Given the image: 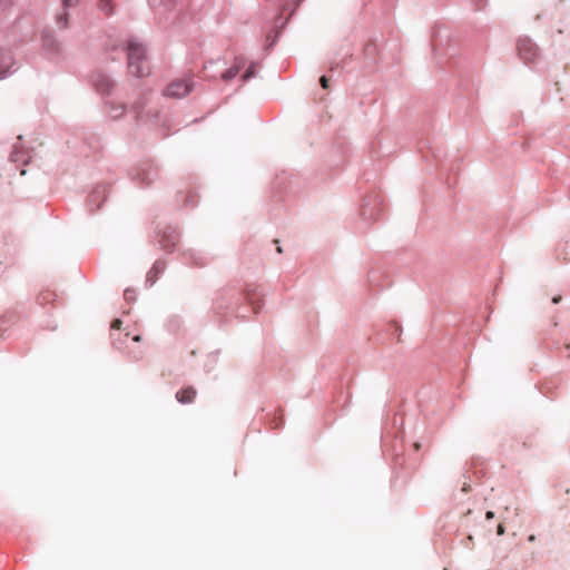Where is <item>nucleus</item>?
Returning <instances> with one entry per match:
<instances>
[{
	"instance_id": "f257e3e1",
	"label": "nucleus",
	"mask_w": 570,
	"mask_h": 570,
	"mask_svg": "<svg viewBox=\"0 0 570 570\" xmlns=\"http://www.w3.org/2000/svg\"><path fill=\"white\" fill-rule=\"evenodd\" d=\"M128 72L134 77H145L149 75L150 68L146 59L144 46L137 41L128 43Z\"/></svg>"
},
{
	"instance_id": "f03ea898",
	"label": "nucleus",
	"mask_w": 570,
	"mask_h": 570,
	"mask_svg": "<svg viewBox=\"0 0 570 570\" xmlns=\"http://www.w3.org/2000/svg\"><path fill=\"white\" fill-rule=\"evenodd\" d=\"M517 50L519 58L525 63L535 62L539 57L538 46L528 37H521L517 41Z\"/></svg>"
},
{
	"instance_id": "7ed1b4c3",
	"label": "nucleus",
	"mask_w": 570,
	"mask_h": 570,
	"mask_svg": "<svg viewBox=\"0 0 570 570\" xmlns=\"http://www.w3.org/2000/svg\"><path fill=\"white\" fill-rule=\"evenodd\" d=\"M191 88L193 82L190 79H176L168 85L165 95L173 98H183Z\"/></svg>"
},
{
	"instance_id": "20e7f679",
	"label": "nucleus",
	"mask_w": 570,
	"mask_h": 570,
	"mask_svg": "<svg viewBox=\"0 0 570 570\" xmlns=\"http://www.w3.org/2000/svg\"><path fill=\"white\" fill-rule=\"evenodd\" d=\"M91 81L96 91L101 96L110 95L115 88L111 77L102 72L95 73Z\"/></svg>"
},
{
	"instance_id": "39448f33",
	"label": "nucleus",
	"mask_w": 570,
	"mask_h": 570,
	"mask_svg": "<svg viewBox=\"0 0 570 570\" xmlns=\"http://www.w3.org/2000/svg\"><path fill=\"white\" fill-rule=\"evenodd\" d=\"M13 67L14 59L11 52L7 49L0 48V79L10 75Z\"/></svg>"
},
{
	"instance_id": "423d86ee",
	"label": "nucleus",
	"mask_w": 570,
	"mask_h": 570,
	"mask_svg": "<svg viewBox=\"0 0 570 570\" xmlns=\"http://www.w3.org/2000/svg\"><path fill=\"white\" fill-rule=\"evenodd\" d=\"M42 45L43 48L51 53L58 52L60 50L59 41L49 31L42 33Z\"/></svg>"
},
{
	"instance_id": "0eeeda50",
	"label": "nucleus",
	"mask_w": 570,
	"mask_h": 570,
	"mask_svg": "<svg viewBox=\"0 0 570 570\" xmlns=\"http://www.w3.org/2000/svg\"><path fill=\"white\" fill-rule=\"evenodd\" d=\"M10 159L13 163H22L28 164L30 160V155L27 149L22 145H14V148L10 155Z\"/></svg>"
},
{
	"instance_id": "6e6552de",
	"label": "nucleus",
	"mask_w": 570,
	"mask_h": 570,
	"mask_svg": "<svg viewBox=\"0 0 570 570\" xmlns=\"http://www.w3.org/2000/svg\"><path fill=\"white\" fill-rule=\"evenodd\" d=\"M106 107L109 117L112 119H119L126 111V106L121 102L108 101Z\"/></svg>"
},
{
	"instance_id": "1a4fd4ad",
	"label": "nucleus",
	"mask_w": 570,
	"mask_h": 570,
	"mask_svg": "<svg viewBox=\"0 0 570 570\" xmlns=\"http://www.w3.org/2000/svg\"><path fill=\"white\" fill-rule=\"evenodd\" d=\"M284 23L281 21V17H278L275 21V30H272L267 36H266V39H265V46L266 48H271L274 46V43L276 42V40L278 39V37L281 36V31H282V28H283Z\"/></svg>"
},
{
	"instance_id": "9d476101",
	"label": "nucleus",
	"mask_w": 570,
	"mask_h": 570,
	"mask_svg": "<svg viewBox=\"0 0 570 570\" xmlns=\"http://www.w3.org/2000/svg\"><path fill=\"white\" fill-rule=\"evenodd\" d=\"M196 396V391L193 387L184 389L176 394V399L180 403H191Z\"/></svg>"
},
{
	"instance_id": "9b49d317",
	"label": "nucleus",
	"mask_w": 570,
	"mask_h": 570,
	"mask_svg": "<svg viewBox=\"0 0 570 570\" xmlns=\"http://www.w3.org/2000/svg\"><path fill=\"white\" fill-rule=\"evenodd\" d=\"M176 0H149V6L159 11H167L174 7Z\"/></svg>"
},
{
	"instance_id": "f8f14e48",
	"label": "nucleus",
	"mask_w": 570,
	"mask_h": 570,
	"mask_svg": "<svg viewBox=\"0 0 570 570\" xmlns=\"http://www.w3.org/2000/svg\"><path fill=\"white\" fill-rule=\"evenodd\" d=\"M98 9L105 16H112L115 13V0H99Z\"/></svg>"
},
{
	"instance_id": "ddd939ff",
	"label": "nucleus",
	"mask_w": 570,
	"mask_h": 570,
	"mask_svg": "<svg viewBox=\"0 0 570 570\" xmlns=\"http://www.w3.org/2000/svg\"><path fill=\"white\" fill-rule=\"evenodd\" d=\"M242 68H243L242 60H237L236 63L230 69H228L226 72L223 73V76H222L223 79L226 81L233 79L234 77H236L238 75V72L240 71Z\"/></svg>"
},
{
	"instance_id": "4468645a",
	"label": "nucleus",
	"mask_w": 570,
	"mask_h": 570,
	"mask_svg": "<svg viewBox=\"0 0 570 570\" xmlns=\"http://www.w3.org/2000/svg\"><path fill=\"white\" fill-rule=\"evenodd\" d=\"M244 297H245V301L253 306V309L255 312H257V305H256V301H255V289L252 288V287H247L245 288L244 291Z\"/></svg>"
},
{
	"instance_id": "2eb2a0df",
	"label": "nucleus",
	"mask_w": 570,
	"mask_h": 570,
	"mask_svg": "<svg viewBox=\"0 0 570 570\" xmlns=\"http://www.w3.org/2000/svg\"><path fill=\"white\" fill-rule=\"evenodd\" d=\"M303 2V0H287V17L293 14L295 9Z\"/></svg>"
},
{
	"instance_id": "dca6fc26",
	"label": "nucleus",
	"mask_w": 570,
	"mask_h": 570,
	"mask_svg": "<svg viewBox=\"0 0 570 570\" xmlns=\"http://www.w3.org/2000/svg\"><path fill=\"white\" fill-rule=\"evenodd\" d=\"M160 269H161L160 264H159V263H156V264L154 265V267L151 268V271L148 273V275H147V281H148V282H150V283L153 284V283L155 282L154 276H153V275H154V273L156 274V273H158Z\"/></svg>"
},
{
	"instance_id": "f3484780",
	"label": "nucleus",
	"mask_w": 570,
	"mask_h": 570,
	"mask_svg": "<svg viewBox=\"0 0 570 570\" xmlns=\"http://www.w3.org/2000/svg\"><path fill=\"white\" fill-rule=\"evenodd\" d=\"M68 21V13L62 12L59 16H57V23L61 27H66Z\"/></svg>"
},
{
	"instance_id": "a211bd4d",
	"label": "nucleus",
	"mask_w": 570,
	"mask_h": 570,
	"mask_svg": "<svg viewBox=\"0 0 570 570\" xmlns=\"http://www.w3.org/2000/svg\"><path fill=\"white\" fill-rule=\"evenodd\" d=\"M124 295H125V298L127 301H134L135 299V293L131 289H126Z\"/></svg>"
},
{
	"instance_id": "6ab92c4d",
	"label": "nucleus",
	"mask_w": 570,
	"mask_h": 570,
	"mask_svg": "<svg viewBox=\"0 0 570 570\" xmlns=\"http://www.w3.org/2000/svg\"><path fill=\"white\" fill-rule=\"evenodd\" d=\"M62 2L66 8H70L75 6L78 2V0H62Z\"/></svg>"
},
{
	"instance_id": "aec40b11",
	"label": "nucleus",
	"mask_w": 570,
	"mask_h": 570,
	"mask_svg": "<svg viewBox=\"0 0 570 570\" xmlns=\"http://www.w3.org/2000/svg\"><path fill=\"white\" fill-rule=\"evenodd\" d=\"M254 76V72L252 69H248L244 75H243V79L244 80H247L249 78H252Z\"/></svg>"
},
{
	"instance_id": "412c9836",
	"label": "nucleus",
	"mask_w": 570,
	"mask_h": 570,
	"mask_svg": "<svg viewBox=\"0 0 570 570\" xmlns=\"http://www.w3.org/2000/svg\"><path fill=\"white\" fill-rule=\"evenodd\" d=\"M380 1L382 2V4L385 8H387V7H390L393 3L394 0H380Z\"/></svg>"
},
{
	"instance_id": "4be33fe9",
	"label": "nucleus",
	"mask_w": 570,
	"mask_h": 570,
	"mask_svg": "<svg viewBox=\"0 0 570 570\" xmlns=\"http://www.w3.org/2000/svg\"><path fill=\"white\" fill-rule=\"evenodd\" d=\"M120 324H121V322H120L119 320H115V321L112 322L111 327H112V328H119V327H120Z\"/></svg>"
},
{
	"instance_id": "5701e85b",
	"label": "nucleus",
	"mask_w": 570,
	"mask_h": 570,
	"mask_svg": "<svg viewBox=\"0 0 570 570\" xmlns=\"http://www.w3.org/2000/svg\"><path fill=\"white\" fill-rule=\"evenodd\" d=\"M321 85H322L323 88H327L328 83H327L326 77H322L321 78Z\"/></svg>"
},
{
	"instance_id": "b1692460",
	"label": "nucleus",
	"mask_w": 570,
	"mask_h": 570,
	"mask_svg": "<svg viewBox=\"0 0 570 570\" xmlns=\"http://www.w3.org/2000/svg\"><path fill=\"white\" fill-rule=\"evenodd\" d=\"M504 533V527L502 524H499L498 525V534H503Z\"/></svg>"
},
{
	"instance_id": "393cba45",
	"label": "nucleus",
	"mask_w": 570,
	"mask_h": 570,
	"mask_svg": "<svg viewBox=\"0 0 570 570\" xmlns=\"http://www.w3.org/2000/svg\"><path fill=\"white\" fill-rule=\"evenodd\" d=\"M485 517L487 519H492L494 517V513L492 511H488Z\"/></svg>"
},
{
	"instance_id": "a878e982",
	"label": "nucleus",
	"mask_w": 570,
	"mask_h": 570,
	"mask_svg": "<svg viewBox=\"0 0 570 570\" xmlns=\"http://www.w3.org/2000/svg\"><path fill=\"white\" fill-rule=\"evenodd\" d=\"M363 216H368L371 218L372 217V213H368L367 209L364 208Z\"/></svg>"
},
{
	"instance_id": "bb28decb",
	"label": "nucleus",
	"mask_w": 570,
	"mask_h": 570,
	"mask_svg": "<svg viewBox=\"0 0 570 570\" xmlns=\"http://www.w3.org/2000/svg\"><path fill=\"white\" fill-rule=\"evenodd\" d=\"M535 540V535L531 534L528 537V541L533 542Z\"/></svg>"
},
{
	"instance_id": "cd10ccee",
	"label": "nucleus",
	"mask_w": 570,
	"mask_h": 570,
	"mask_svg": "<svg viewBox=\"0 0 570 570\" xmlns=\"http://www.w3.org/2000/svg\"><path fill=\"white\" fill-rule=\"evenodd\" d=\"M560 299H561V297H560V296H558V297H554V298L552 299V302H553L554 304H557V303H559V302H560Z\"/></svg>"
},
{
	"instance_id": "c85d7f7f",
	"label": "nucleus",
	"mask_w": 570,
	"mask_h": 570,
	"mask_svg": "<svg viewBox=\"0 0 570 570\" xmlns=\"http://www.w3.org/2000/svg\"><path fill=\"white\" fill-rule=\"evenodd\" d=\"M462 490H463V491H468V490H469L468 485H466V484H464V485H463V488H462Z\"/></svg>"
}]
</instances>
